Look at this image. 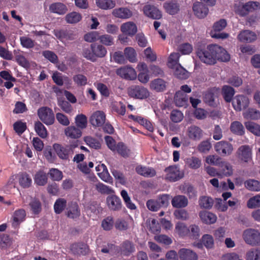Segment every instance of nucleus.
I'll return each mask as SVG.
<instances>
[{
	"instance_id": "obj_1",
	"label": "nucleus",
	"mask_w": 260,
	"mask_h": 260,
	"mask_svg": "<svg viewBox=\"0 0 260 260\" xmlns=\"http://www.w3.org/2000/svg\"><path fill=\"white\" fill-rule=\"evenodd\" d=\"M214 44L209 45L206 49L198 50L197 54L200 59L207 64H214L216 63V49Z\"/></svg>"
},
{
	"instance_id": "obj_2",
	"label": "nucleus",
	"mask_w": 260,
	"mask_h": 260,
	"mask_svg": "<svg viewBox=\"0 0 260 260\" xmlns=\"http://www.w3.org/2000/svg\"><path fill=\"white\" fill-rule=\"evenodd\" d=\"M170 195H159L156 199H150L147 201L146 206L151 211H157L162 207H167L169 204Z\"/></svg>"
},
{
	"instance_id": "obj_3",
	"label": "nucleus",
	"mask_w": 260,
	"mask_h": 260,
	"mask_svg": "<svg viewBox=\"0 0 260 260\" xmlns=\"http://www.w3.org/2000/svg\"><path fill=\"white\" fill-rule=\"evenodd\" d=\"M236 156L241 163H249L252 159V147L248 145L240 146L236 152Z\"/></svg>"
},
{
	"instance_id": "obj_4",
	"label": "nucleus",
	"mask_w": 260,
	"mask_h": 260,
	"mask_svg": "<svg viewBox=\"0 0 260 260\" xmlns=\"http://www.w3.org/2000/svg\"><path fill=\"white\" fill-rule=\"evenodd\" d=\"M260 9V3L258 2L250 1L242 5H239L235 12L241 17L247 15L249 13Z\"/></svg>"
},
{
	"instance_id": "obj_5",
	"label": "nucleus",
	"mask_w": 260,
	"mask_h": 260,
	"mask_svg": "<svg viewBox=\"0 0 260 260\" xmlns=\"http://www.w3.org/2000/svg\"><path fill=\"white\" fill-rule=\"evenodd\" d=\"M38 116L43 123L46 125H51L54 122V114L52 110L47 107L40 108L37 111Z\"/></svg>"
},
{
	"instance_id": "obj_6",
	"label": "nucleus",
	"mask_w": 260,
	"mask_h": 260,
	"mask_svg": "<svg viewBox=\"0 0 260 260\" xmlns=\"http://www.w3.org/2000/svg\"><path fill=\"white\" fill-rule=\"evenodd\" d=\"M165 179L171 182L177 181L184 177V173L176 166H170L165 169Z\"/></svg>"
},
{
	"instance_id": "obj_7",
	"label": "nucleus",
	"mask_w": 260,
	"mask_h": 260,
	"mask_svg": "<svg viewBox=\"0 0 260 260\" xmlns=\"http://www.w3.org/2000/svg\"><path fill=\"white\" fill-rule=\"evenodd\" d=\"M76 146H77V145L63 146L59 144H54L53 147L60 158L67 159L69 158V156L73 153V149Z\"/></svg>"
},
{
	"instance_id": "obj_8",
	"label": "nucleus",
	"mask_w": 260,
	"mask_h": 260,
	"mask_svg": "<svg viewBox=\"0 0 260 260\" xmlns=\"http://www.w3.org/2000/svg\"><path fill=\"white\" fill-rule=\"evenodd\" d=\"M128 95L134 98L144 99L149 96L148 89L143 86L139 85H132L128 89Z\"/></svg>"
},
{
	"instance_id": "obj_9",
	"label": "nucleus",
	"mask_w": 260,
	"mask_h": 260,
	"mask_svg": "<svg viewBox=\"0 0 260 260\" xmlns=\"http://www.w3.org/2000/svg\"><path fill=\"white\" fill-rule=\"evenodd\" d=\"M249 104L248 98L244 95H237L233 99L232 105L234 109L237 111H241L247 108Z\"/></svg>"
},
{
	"instance_id": "obj_10",
	"label": "nucleus",
	"mask_w": 260,
	"mask_h": 260,
	"mask_svg": "<svg viewBox=\"0 0 260 260\" xmlns=\"http://www.w3.org/2000/svg\"><path fill=\"white\" fill-rule=\"evenodd\" d=\"M116 73L121 78L126 80H133L137 78L135 70L129 66L120 68L116 70Z\"/></svg>"
},
{
	"instance_id": "obj_11",
	"label": "nucleus",
	"mask_w": 260,
	"mask_h": 260,
	"mask_svg": "<svg viewBox=\"0 0 260 260\" xmlns=\"http://www.w3.org/2000/svg\"><path fill=\"white\" fill-rule=\"evenodd\" d=\"M106 205L109 210L112 211H118L122 206L121 199L115 194L109 195L107 197Z\"/></svg>"
},
{
	"instance_id": "obj_12",
	"label": "nucleus",
	"mask_w": 260,
	"mask_h": 260,
	"mask_svg": "<svg viewBox=\"0 0 260 260\" xmlns=\"http://www.w3.org/2000/svg\"><path fill=\"white\" fill-rule=\"evenodd\" d=\"M214 148L215 151L222 156L230 155L233 151V145L228 142L224 141L216 143Z\"/></svg>"
},
{
	"instance_id": "obj_13",
	"label": "nucleus",
	"mask_w": 260,
	"mask_h": 260,
	"mask_svg": "<svg viewBox=\"0 0 260 260\" xmlns=\"http://www.w3.org/2000/svg\"><path fill=\"white\" fill-rule=\"evenodd\" d=\"M243 238L247 244H258L260 242V233L253 229H247L243 233Z\"/></svg>"
},
{
	"instance_id": "obj_14",
	"label": "nucleus",
	"mask_w": 260,
	"mask_h": 260,
	"mask_svg": "<svg viewBox=\"0 0 260 260\" xmlns=\"http://www.w3.org/2000/svg\"><path fill=\"white\" fill-rule=\"evenodd\" d=\"M89 120L93 126H101L105 122L106 115L102 111H96L91 115Z\"/></svg>"
},
{
	"instance_id": "obj_15",
	"label": "nucleus",
	"mask_w": 260,
	"mask_h": 260,
	"mask_svg": "<svg viewBox=\"0 0 260 260\" xmlns=\"http://www.w3.org/2000/svg\"><path fill=\"white\" fill-rule=\"evenodd\" d=\"M144 14L153 19H159L162 17L161 11L153 5H145L143 9Z\"/></svg>"
},
{
	"instance_id": "obj_16",
	"label": "nucleus",
	"mask_w": 260,
	"mask_h": 260,
	"mask_svg": "<svg viewBox=\"0 0 260 260\" xmlns=\"http://www.w3.org/2000/svg\"><path fill=\"white\" fill-rule=\"evenodd\" d=\"M219 93V88L214 87L209 89L205 94V102L210 106H214L216 105V100L217 99Z\"/></svg>"
},
{
	"instance_id": "obj_17",
	"label": "nucleus",
	"mask_w": 260,
	"mask_h": 260,
	"mask_svg": "<svg viewBox=\"0 0 260 260\" xmlns=\"http://www.w3.org/2000/svg\"><path fill=\"white\" fill-rule=\"evenodd\" d=\"M192 10L194 14L199 18H204L208 14L209 12L208 8L206 7L202 3L196 2L192 6Z\"/></svg>"
},
{
	"instance_id": "obj_18",
	"label": "nucleus",
	"mask_w": 260,
	"mask_h": 260,
	"mask_svg": "<svg viewBox=\"0 0 260 260\" xmlns=\"http://www.w3.org/2000/svg\"><path fill=\"white\" fill-rule=\"evenodd\" d=\"M187 136L189 139L198 141L202 139L204 135L203 131L199 126L191 125L187 131Z\"/></svg>"
},
{
	"instance_id": "obj_19",
	"label": "nucleus",
	"mask_w": 260,
	"mask_h": 260,
	"mask_svg": "<svg viewBox=\"0 0 260 260\" xmlns=\"http://www.w3.org/2000/svg\"><path fill=\"white\" fill-rule=\"evenodd\" d=\"M112 14L116 18L126 19L133 16V12L127 8L121 7L114 9Z\"/></svg>"
},
{
	"instance_id": "obj_20",
	"label": "nucleus",
	"mask_w": 260,
	"mask_h": 260,
	"mask_svg": "<svg viewBox=\"0 0 260 260\" xmlns=\"http://www.w3.org/2000/svg\"><path fill=\"white\" fill-rule=\"evenodd\" d=\"M54 35L60 40L72 41L76 39L77 35L72 30H55Z\"/></svg>"
},
{
	"instance_id": "obj_21",
	"label": "nucleus",
	"mask_w": 260,
	"mask_h": 260,
	"mask_svg": "<svg viewBox=\"0 0 260 260\" xmlns=\"http://www.w3.org/2000/svg\"><path fill=\"white\" fill-rule=\"evenodd\" d=\"M120 30L126 35L133 36L137 32V26L134 22L128 21L121 25Z\"/></svg>"
},
{
	"instance_id": "obj_22",
	"label": "nucleus",
	"mask_w": 260,
	"mask_h": 260,
	"mask_svg": "<svg viewBox=\"0 0 260 260\" xmlns=\"http://www.w3.org/2000/svg\"><path fill=\"white\" fill-rule=\"evenodd\" d=\"M237 38L241 42L250 43L255 41L257 36L255 32L251 30H244L240 32Z\"/></svg>"
},
{
	"instance_id": "obj_23",
	"label": "nucleus",
	"mask_w": 260,
	"mask_h": 260,
	"mask_svg": "<svg viewBox=\"0 0 260 260\" xmlns=\"http://www.w3.org/2000/svg\"><path fill=\"white\" fill-rule=\"evenodd\" d=\"M66 215L68 217L75 219L80 216V210L76 202H71L67 209Z\"/></svg>"
},
{
	"instance_id": "obj_24",
	"label": "nucleus",
	"mask_w": 260,
	"mask_h": 260,
	"mask_svg": "<svg viewBox=\"0 0 260 260\" xmlns=\"http://www.w3.org/2000/svg\"><path fill=\"white\" fill-rule=\"evenodd\" d=\"M163 7L167 13L172 15L178 13L180 11V5L175 1L165 2L163 4Z\"/></svg>"
},
{
	"instance_id": "obj_25",
	"label": "nucleus",
	"mask_w": 260,
	"mask_h": 260,
	"mask_svg": "<svg viewBox=\"0 0 260 260\" xmlns=\"http://www.w3.org/2000/svg\"><path fill=\"white\" fill-rule=\"evenodd\" d=\"M90 49L93 52L95 61L97 58L105 57L107 53L106 48L101 44H92L90 45Z\"/></svg>"
},
{
	"instance_id": "obj_26",
	"label": "nucleus",
	"mask_w": 260,
	"mask_h": 260,
	"mask_svg": "<svg viewBox=\"0 0 260 260\" xmlns=\"http://www.w3.org/2000/svg\"><path fill=\"white\" fill-rule=\"evenodd\" d=\"M199 216L203 222L208 224L214 223L217 220L215 214L206 211H201L199 213Z\"/></svg>"
},
{
	"instance_id": "obj_27",
	"label": "nucleus",
	"mask_w": 260,
	"mask_h": 260,
	"mask_svg": "<svg viewBox=\"0 0 260 260\" xmlns=\"http://www.w3.org/2000/svg\"><path fill=\"white\" fill-rule=\"evenodd\" d=\"M179 256L181 260H197L198 256L193 251L182 248L179 251Z\"/></svg>"
},
{
	"instance_id": "obj_28",
	"label": "nucleus",
	"mask_w": 260,
	"mask_h": 260,
	"mask_svg": "<svg viewBox=\"0 0 260 260\" xmlns=\"http://www.w3.org/2000/svg\"><path fill=\"white\" fill-rule=\"evenodd\" d=\"M71 250L74 254L77 255H85L89 252L88 245H71Z\"/></svg>"
},
{
	"instance_id": "obj_29",
	"label": "nucleus",
	"mask_w": 260,
	"mask_h": 260,
	"mask_svg": "<svg viewBox=\"0 0 260 260\" xmlns=\"http://www.w3.org/2000/svg\"><path fill=\"white\" fill-rule=\"evenodd\" d=\"M172 205L175 208H184L187 206L188 200L184 196L177 195L172 199Z\"/></svg>"
},
{
	"instance_id": "obj_30",
	"label": "nucleus",
	"mask_w": 260,
	"mask_h": 260,
	"mask_svg": "<svg viewBox=\"0 0 260 260\" xmlns=\"http://www.w3.org/2000/svg\"><path fill=\"white\" fill-rule=\"evenodd\" d=\"M136 172L145 177H152L156 175L155 170L151 168L138 166L136 168Z\"/></svg>"
},
{
	"instance_id": "obj_31",
	"label": "nucleus",
	"mask_w": 260,
	"mask_h": 260,
	"mask_svg": "<svg viewBox=\"0 0 260 260\" xmlns=\"http://www.w3.org/2000/svg\"><path fill=\"white\" fill-rule=\"evenodd\" d=\"M64 133L67 137L75 139L80 138L82 135L80 129L75 126L67 127L65 129Z\"/></svg>"
},
{
	"instance_id": "obj_32",
	"label": "nucleus",
	"mask_w": 260,
	"mask_h": 260,
	"mask_svg": "<svg viewBox=\"0 0 260 260\" xmlns=\"http://www.w3.org/2000/svg\"><path fill=\"white\" fill-rule=\"evenodd\" d=\"M26 216L25 211L23 209L16 210L13 215V226H15L19 224L25 219Z\"/></svg>"
},
{
	"instance_id": "obj_33",
	"label": "nucleus",
	"mask_w": 260,
	"mask_h": 260,
	"mask_svg": "<svg viewBox=\"0 0 260 260\" xmlns=\"http://www.w3.org/2000/svg\"><path fill=\"white\" fill-rule=\"evenodd\" d=\"M185 162L187 166L191 169L197 170L202 165V160L200 158L196 156H190L185 159Z\"/></svg>"
},
{
	"instance_id": "obj_34",
	"label": "nucleus",
	"mask_w": 260,
	"mask_h": 260,
	"mask_svg": "<svg viewBox=\"0 0 260 260\" xmlns=\"http://www.w3.org/2000/svg\"><path fill=\"white\" fill-rule=\"evenodd\" d=\"M214 46L218 48L216 49L215 52L216 60L217 59L223 62L229 61L230 59V56L227 51L217 45L214 44Z\"/></svg>"
},
{
	"instance_id": "obj_35",
	"label": "nucleus",
	"mask_w": 260,
	"mask_h": 260,
	"mask_svg": "<svg viewBox=\"0 0 260 260\" xmlns=\"http://www.w3.org/2000/svg\"><path fill=\"white\" fill-rule=\"evenodd\" d=\"M188 98L186 94L182 91H178L176 92L174 101L177 106L183 107L187 104Z\"/></svg>"
},
{
	"instance_id": "obj_36",
	"label": "nucleus",
	"mask_w": 260,
	"mask_h": 260,
	"mask_svg": "<svg viewBox=\"0 0 260 260\" xmlns=\"http://www.w3.org/2000/svg\"><path fill=\"white\" fill-rule=\"evenodd\" d=\"M150 87L151 89L157 92L162 91L166 87V83L164 80L158 78L151 82Z\"/></svg>"
},
{
	"instance_id": "obj_37",
	"label": "nucleus",
	"mask_w": 260,
	"mask_h": 260,
	"mask_svg": "<svg viewBox=\"0 0 260 260\" xmlns=\"http://www.w3.org/2000/svg\"><path fill=\"white\" fill-rule=\"evenodd\" d=\"M49 10L53 13L62 15L65 14L68 10L64 4L61 3H55L50 6Z\"/></svg>"
},
{
	"instance_id": "obj_38",
	"label": "nucleus",
	"mask_w": 260,
	"mask_h": 260,
	"mask_svg": "<svg viewBox=\"0 0 260 260\" xmlns=\"http://www.w3.org/2000/svg\"><path fill=\"white\" fill-rule=\"evenodd\" d=\"M14 54L16 61L19 65L25 68H28L29 67L30 64L29 61L21 52H20L19 51L14 50Z\"/></svg>"
},
{
	"instance_id": "obj_39",
	"label": "nucleus",
	"mask_w": 260,
	"mask_h": 260,
	"mask_svg": "<svg viewBox=\"0 0 260 260\" xmlns=\"http://www.w3.org/2000/svg\"><path fill=\"white\" fill-rule=\"evenodd\" d=\"M230 129L233 133L239 136H242L245 133L243 125L240 122L238 121H235L231 123Z\"/></svg>"
},
{
	"instance_id": "obj_40",
	"label": "nucleus",
	"mask_w": 260,
	"mask_h": 260,
	"mask_svg": "<svg viewBox=\"0 0 260 260\" xmlns=\"http://www.w3.org/2000/svg\"><path fill=\"white\" fill-rule=\"evenodd\" d=\"M199 205L201 208L210 209L213 205V200L207 196L201 197L199 200Z\"/></svg>"
},
{
	"instance_id": "obj_41",
	"label": "nucleus",
	"mask_w": 260,
	"mask_h": 260,
	"mask_svg": "<svg viewBox=\"0 0 260 260\" xmlns=\"http://www.w3.org/2000/svg\"><path fill=\"white\" fill-rule=\"evenodd\" d=\"M175 230L180 237H188L190 233L189 229L184 223L178 222L176 224Z\"/></svg>"
},
{
	"instance_id": "obj_42",
	"label": "nucleus",
	"mask_w": 260,
	"mask_h": 260,
	"mask_svg": "<svg viewBox=\"0 0 260 260\" xmlns=\"http://www.w3.org/2000/svg\"><path fill=\"white\" fill-rule=\"evenodd\" d=\"M120 195L124 202L126 207L130 210H135L136 209V206L131 200L127 191L123 189L120 192Z\"/></svg>"
},
{
	"instance_id": "obj_43",
	"label": "nucleus",
	"mask_w": 260,
	"mask_h": 260,
	"mask_svg": "<svg viewBox=\"0 0 260 260\" xmlns=\"http://www.w3.org/2000/svg\"><path fill=\"white\" fill-rule=\"evenodd\" d=\"M173 69H174V74L177 78L180 79H186L188 77L189 73L180 64Z\"/></svg>"
},
{
	"instance_id": "obj_44",
	"label": "nucleus",
	"mask_w": 260,
	"mask_h": 260,
	"mask_svg": "<svg viewBox=\"0 0 260 260\" xmlns=\"http://www.w3.org/2000/svg\"><path fill=\"white\" fill-rule=\"evenodd\" d=\"M96 4L98 7L103 10L113 9L116 5L113 0H96Z\"/></svg>"
},
{
	"instance_id": "obj_45",
	"label": "nucleus",
	"mask_w": 260,
	"mask_h": 260,
	"mask_svg": "<svg viewBox=\"0 0 260 260\" xmlns=\"http://www.w3.org/2000/svg\"><path fill=\"white\" fill-rule=\"evenodd\" d=\"M146 224L147 228L151 232L156 233L160 232V226L155 219H148L146 221Z\"/></svg>"
},
{
	"instance_id": "obj_46",
	"label": "nucleus",
	"mask_w": 260,
	"mask_h": 260,
	"mask_svg": "<svg viewBox=\"0 0 260 260\" xmlns=\"http://www.w3.org/2000/svg\"><path fill=\"white\" fill-rule=\"evenodd\" d=\"M35 129L37 134L42 138H46L48 136L47 131L43 123L38 121L35 123Z\"/></svg>"
},
{
	"instance_id": "obj_47",
	"label": "nucleus",
	"mask_w": 260,
	"mask_h": 260,
	"mask_svg": "<svg viewBox=\"0 0 260 260\" xmlns=\"http://www.w3.org/2000/svg\"><path fill=\"white\" fill-rule=\"evenodd\" d=\"M245 187L248 190L253 191H260V182L254 180L249 179L244 182Z\"/></svg>"
},
{
	"instance_id": "obj_48",
	"label": "nucleus",
	"mask_w": 260,
	"mask_h": 260,
	"mask_svg": "<svg viewBox=\"0 0 260 260\" xmlns=\"http://www.w3.org/2000/svg\"><path fill=\"white\" fill-rule=\"evenodd\" d=\"M246 129L253 135L256 136H260V125L256 123L251 121H248L245 123Z\"/></svg>"
},
{
	"instance_id": "obj_49",
	"label": "nucleus",
	"mask_w": 260,
	"mask_h": 260,
	"mask_svg": "<svg viewBox=\"0 0 260 260\" xmlns=\"http://www.w3.org/2000/svg\"><path fill=\"white\" fill-rule=\"evenodd\" d=\"M222 94L226 102H230L235 94L234 89L229 86L225 85L222 87Z\"/></svg>"
},
{
	"instance_id": "obj_50",
	"label": "nucleus",
	"mask_w": 260,
	"mask_h": 260,
	"mask_svg": "<svg viewBox=\"0 0 260 260\" xmlns=\"http://www.w3.org/2000/svg\"><path fill=\"white\" fill-rule=\"evenodd\" d=\"M65 19L67 23L73 24L79 22L82 19V16L79 13L72 12L68 14Z\"/></svg>"
},
{
	"instance_id": "obj_51",
	"label": "nucleus",
	"mask_w": 260,
	"mask_h": 260,
	"mask_svg": "<svg viewBox=\"0 0 260 260\" xmlns=\"http://www.w3.org/2000/svg\"><path fill=\"white\" fill-rule=\"evenodd\" d=\"M67 206V201L63 198H59L54 205V212L56 214L61 213Z\"/></svg>"
},
{
	"instance_id": "obj_52",
	"label": "nucleus",
	"mask_w": 260,
	"mask_h": 260,
	"mask_svg": "<svg viewBox=\"0 0 260 260\" xmlns=\"http://www.w3.org/2000/svg\"><path fill=\"white\" fill-rule=\"evenodd\" d=\"M73 80L78 87L84 86L87 84V78L82 74L74 75Z\"/></svg>"
},
{
	"instance_id": "obj_53",
	"label": "nucleus",
	"mask_w": 260,
	"mask_h": 260,
	"mask_svg": "<svg viewBox=\"0 0 260 260\" xmlns=\"http://www.w3.org/2000/svg\"><path fill=\"white\" fill-rule=\"evenodd\" d=\"M34 180L37 184L43 186L47 182V176L45 172L39 171L35 175Z\"/></svg>"
},
{
	"instance_id": "obj_54",
	"label": "nucleus",
	"mask_w": 260,
	"mask_h": 260,
	"mask_svg": "<svg viewBox=\"0 0 260 260\" xmlns=\"http://www.w3.org/2000/svg\"><path fill=\"white\" fill-rule=\"evenodd\" d=\"M179 57L180 54L178 52H173L171 53L168 61V67L172 69L178 65H180L178 63Z\"/></svg>"
},
{
	"instance_id": "obj_55",
	"label": "nucleus",
	"mask_w": 260,
	"mask_h": 260,
	"mask_svg": "<svg viewBox=\"0 0 260 260\" xmlns=\"http://www.w3.org/2000/svg\"><path fill=\"white\" fill-rule=\"evenodd\" d=\"M29 205L31 211L34 214H38L41 211L42 205L38 199L36 198L32 199Z\"/></svg>"
},
{
	"instance_id": "obj_56",
	"label": "nucleus",
	"mask_w": 260,
	"mask_h": 260,
	"mask_svg": "<svg viewBox=\"0 0 260 260\" xmlns=\"http://www.w3.org/2000/svg\"><path fill=\"white\" fill-rule=\"evenodd\" d=\"M32 180L29 176L26 173L21 174L19 178V183L23 188H28L31 184Z\"/></svg>"
},
{
	"instance_id": "obj_57",
	"label": "nucleus",
	"mask_w": 260,
	"mask_h": 260,
	"mask_svg": "<svg viewBox=\"0 0 260 260\" xmlns=\"http://www.w3.org/2000/svg\"><path fill=\"white\" fill-rule=\"evenodd\" d=\"M96 190L102 194H110L114 193L113 189L102 183L99 182L95 185Z\"/></svg>"
},
{
	"instance_id": "obj_58",
	"label": "nucleus",
	"mask_w": 260,
	"mask_h": 260,
	"mask_svg": "<svg viewBox=\"0 0 260 260\" xmlns=\"http://www.w3.org/2000/svg\"><path fill=\"white\" fill-rule=\"evenodd\" d=\"M100 33L98 31H92L86 34L84 39L86 42L92 43L99 40Z\"/></svg>"
},
{
	"instance_id": "obj_59",
	"label": "nucleus",
	"mask_w": 260,
	"mask_h": 260,
	"mask_svg": "<svg viewBox=\"0 0 260 260\" xmlns=\"http://www.w3.org/2000/svg\"><path fill=\"white\" fill-rule=\"evenodd\" d=\"M206 162L209 165L219 166L220 165L222 159L217 155H210L206 157Z\"/></svg>"
},
{
	"instance_id": "obj_60",
	"label": "nucleus",
	"mask_w": 260,
	"mask_h": 260,
	"mask_svg": "<svg viewBox=\"0 0 260 260\" xmlns=\"http://www.w3.org/2000/svg\"><path fill=\"white\" fill-rule=\"evenodd\" d=\"M125 57L131 62H135L137 61L136 52L132 47H126L124 50Z\"/></svg>"
},
{
	"instance_id": "obj_61",
	"label": "nucleus",
	"mask_w": 260,
	"mask_h": 260,
	"mask_svg": "<svg viewBox=\"0 0 260 260\" xmlns=\"http://www.w3.org/2000/svg\"><path fill=\"white\" fill-rule=\"evenodd\" d=\"M116 150L122 156L128 157L130 153V150L122 142L118 143L116 145Z\"/></svg>"
},
{
	"instance_id": "obj_62",
	"label": "nucleus",
	"mask_w": 260,
	"mask_h": 260,
	"mask_svg": "<svg viewBox=\"0 0 260 260\" xmlns=\"http://www.w3.org/2000/svg\"><path fill=\"white\" fill-rule=\"evenodd\" d=\"M248 208L253 209L260 207V194H257L250 198L247 203Z\"/></svg>"
},
{
	"instance_id": "obj_63",
	"label": "nucleus",
	"mask_w": 260,
	"mask_h": 260,
	"mask_svg": "<svg viewBox=\"0 0 260 260\" xmlns=\"http://www.w3.org/2000/svg\"><path fill=\"white\" fill-rule=\"evenodd\" d=\"M84 141L87 145L92 148L98 149L101 148V143L99 141L90 136L84 137Z\"/></svg>"
},
{
	"instance_id": "obj_64",
	"label": "nucleus",
	"mask_w": 260,
	"mask_h": 260,
	"mask_svg": "<svg viewBox=\"0 0 260 260\" xmlns=\"http://www.w3.org/2000/svg\"><path fill=\"white\" fill-rule=\"evenodd\" d=\"M246 260H260V249L249 251L246 254Z\"/></svg>"
}]
</instances>
